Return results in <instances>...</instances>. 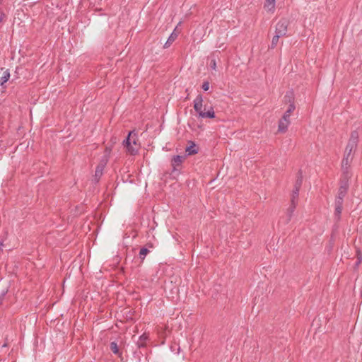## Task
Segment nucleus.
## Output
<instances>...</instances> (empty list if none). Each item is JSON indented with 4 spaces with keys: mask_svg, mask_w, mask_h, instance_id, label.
Here are the masks:
<instances>
[{
    "mask_svg": "<svg viewBox=\"0 0 362 362\" xmlns=\"http://www.w3.org/2000/svg\"><path fill=\"white\" fill-rule=\"evenodd\" d=\"M202 88L204 91H207L209 89V83L208 81L204 82Z\"/></svg>",
    "mask_w": 362,
    "mask_h": 362,
    "instance_id": "nucleus-28",
    "label": "nucleus"
},
{
    "mask_svg": "<svg viewBox=\"0 0 362 362\" xmlns=\"http://www.w3.org/2000/svg\"><path fill=\"white\" fill-rule=\"evenodd\" d=\"M300 189L293 188L291 194V202L297 203Z\"/></svg>",
    "mask_w": 362,
    "mask_h": 362,
    "instance_id": "nucleus-17",
    "label": "nucleus"
},
{
    "mask_svg": "<svg viewBox=\"0 0 362 362\" xmlns=\"http://www.w3.org/2000/svg\"><path fill=\"white\" fill-rule=\"evenodd\" d=\"M149 247H153V245L152 244H148L147 245Z\"/></svg>",
    "mask_w": 362,
    "mask_h": 362,
    "instance_id": "nucleus-32",
    "label": "nucleus"
},
{
    "mask_svg": "<svg viewBox=\"0 0 362 362\" xmlns=\"http://www.w3.org/2000/svg\"><path fill=\"white\" fill-rule=\"evenodd\" d=\"M341 170H342V173H343V175L344 177V181H346L348 182V179L351 175V172H350V167H346V168H341Z\"/></svg>",
    "mask_w": 362,
    "mask_h": 362,
    "instance_id": "nucleus-20",
    "label": "nucleus"
},
{
    "mask_svg": "<svg viewBox=\"0 0 362 362\" xmlns=\"http://www.w3.org/2000/svg\"><path fill=\"white\" fill-rule=\"evenodd\" d=\"M137 141V134L134 130H132L129 132L127 137L123 141L122 144L127 148L128 152L132 155H135L138 153L139 148H134L132 144L136 146Z\"/></svg>",
    "mask_w": 362,
    "mask_h": 362,
    "instance_id": "nucleus-1",
    "label": "nucleus"
},
{
    "mask_svg": "<svg viewBox=\"0 0 362 362\" xmlns=\"http://www.w3.org/2000/svg\"><path fill=\"white\" fill-rule=\"evenodd\" d=\"M264 7L267 11H273L275 8V0H265Z\"/></svg>",
    "mask_w": 362,
    "mask_h": 362,
    "instance_id": "nucleus-13",
    "label": "nucleus"
},
{
    "mask_svg": "<svg viewBox=\"0 0 362 362\" xmlns=\"http://www.w3.org/2000/svg\"><path fill=\"white\" fill-rule=\"evenodd\" d=\"M358 142V134L356 131H353L351 133V136L348 144L346 145L345 151L354 152L357 148Z\"/></svg>",
    "mask_w": 362,
    "mask_h": 362,
    "instance_id": "nucleus-2",
    "label": "nucleus"
},
{
    "mask_svg": "<svg viewBox=\"0 0 362 362\" xmlns=\"http://www.w3.org/2000/svg\"><path fill=\"white\" fill-rule=\"evenodd\" d=\"M362 261V255L358 253L357 255V261L356 262V267H358V265L361 263Z\"/></svg>",
    "mask_w": 362,
    "mask_h": 362,
    "instance_id": "nucleus-29",
    "label": "nucleus"
},
{
    "mask_svg": "<svg viewBox=\"0 0 362 362\" xmlns=\"http://www.w3.org/2000/svg\"><path fill=\"white\" fill-rule=\"evenodd\" d=\"M8 346L7 343L5 342L3 345H2V347H6Z\"/></svg>",
    "mask_w": 362,
    "mask_h": 362,
    "instance_id": "nucleus-31",
    "label": "nucleus"
},
{
    "mask_svg": "<svg viewBox=\"0 0 362 362\" xmlns=\"http://www.w3.org/2000/svg\"><path fill=\"white\" fill-rule=\"evenodd\" d=\"M183 159L184 157L178 155L173 156L171 160V165L174 170H176V167L180 166L182 164Z\"/></svg>",
    "mask_w": 362,
    "mask_h": 362,
    "instance_id": "nucleus-8",
    "label": "nucleus"
},
{
    "mask_svg": "<svg viewBox=\"0 0 362 362\" xmlns=\"http://www.w3.org/2000/svg\"><path fill=\"white\" fill-rule=\"evenodd\" d=\"M104 168L105 165L102 163L99 164L96 167L95 175L93 176V180L95 182H98L100 180L101 176L103 175Z\"/></svg>",
    "mask_w": 362,
    "mask_h": 362,
    "instance_id": "nucleus-7",
    "label": "nucleus"
},
{
    "mask_svg": "<svg viewBox=\"0 0 362 362\" xmlns=\"http://www.w3.org/2000/svg\"><path fill=\"white\" fill-rule=\"evenodd\" d=\"M289 124L290 119L282 117L279 122L278 132L285 133L287 131Z\"/></svg>",
    "mask_w": 362,
    "mask_h": 362,
    "instance_id": "nucleus-4",
    "label": "nucleus"
},
{
    "mask_svg": "<svg viewBox=\"0 0 362 362\" xmlns=\"http://www.w3.org/2000/svg\"><path fill=\"white\" fill-rule=\"evenodd\" d=\"M344 158H347L348 159L353 160V153L351 151H345Z\"/></svg>",
    "mask_w": 362,
    "mask_h": 362,
    "instance_id": "nucleus-25",
    "label": "nucleus"
},
{
    "mask_svg": "<svg viewBox=\"0 0 362 362\" xmlns=\"http://www.w3.org/2000/svg\"><path fill=\"white\" fill-rule=\"evenodd\" d=\"M302 183H303V173H302L301 170H299L297 173L296 180L295 182L293 188L300 189Z\"/></svg>",
    "mask_w": 362,
    "mask_h": 362,
    "instance_id": "nucleus-14",
    "label": "nucleus"
},
{
    "mask_svg": "<svg viewBox=\"0 0 362 362\" xmlns=\"http://www.w3.org/2000/svg\"><path fill=\"white\" fill-rule=\"evenodd\" d=\"M5 17V15L4 13L1 14V18H0V22L3 20V18Z\"/></svg>",
    "mask_w": 362,
    "mask_h": 362,
    "instance_id": "nucleus-30",
    "label": "nucleus"
},
{
    "mask_svg": "<svg viewBox=\"0 0 362 362\" xmlns=\"http://www.w3.org/2000/svg\"><path fill=\"white\" fill-rule=\"evenodd\" d=\"M148 336L146 334H143L139 337V339L136 343L139 348H143L146 346V341L148 340Z\"/></svg>",
    "mask_w": 362,
    "mask_h": 362,
    "instance_id": "nucleus-12",
    "label": "nucleus"
},
{
    "mask_svg": "<svg viewBox=\"0 0 362 362\" xmlns=\"http://www.w3.org/2000/svg\"><path fill=\"white\" fill-rule=\"evenodd\" d=\"M288 21L286 19H281L276 25L275 33L283 37L288 31Z\"/></svg>",
    "mask_w": 362,
    "mask_h": 362,
    "instance_id": "nucleus-3",
    "label": "nucleus"
},
{
    "mask_svg": "<svg viewBox=\"0 0 362 362\" xmlns=\"http://www.w3.org/2000/svg\"><path fill=\"white\" fill-rule=\"evenodd\" d=\"M149 253V250L146 247H142L141 248L139 251V258L141 259V261H144L146 256Z\"/></svg>",
    "mask_w": 362,
    "mask_h": 362,
    "instance_id": "nucleus-21",
    "label": "nucleus"
},
{
    "mask_svg": "<svg viewBox=\"0 0 362 362\" xmlns=\"http://www.w3.org/2000/svg\"><path fill=\"white\" fill-rule=\"evenodd\" d=\"M210 67L211 69L216 70V62L215 59H211L210 62Z\"/></svg>",
    "mask_w": 362,
    "mask_h": 362,
    "instance_id": "nucleus-26",
    "label": "nucleus"
},
{
    "mask_svg": "<svg viewBox=\"0 0 362 362\" xmlns=\"http://www.w3.org/2000/svg\"><path fill=\"white\" fill-rule=\"evenodd\" d=\"M10 77V74L8 71L4 72L3 76L0 78V85L3 86L5 83H6Z\"/></svg>",
    "mask_w": 362,
    "mask_h": 362,
    "instance_id": "nucleus-18",
    "label": "nucleus"
},
{
    "mask_svg": "<svg viewBox=\"0 0 362 362\" xmlns=\"http://www.w3.org/2000/svg\"><path fill=\"white\" fill-rule=\"evenodd\" d=\"M343 202H344L343 199H339L336 198L335 202H334V206H343Z\"/></svg>",
    "mask_w": 362,
    "mask_h": 362,
    "instance_id": "nucleus-27",
    "label": "nucleus"
},
{
    "mask_svg": "<svg viewBox=\"0 0 362 362\" xmlns=\"http://www.w3.org/2000/svg\"><path fill=\"white\" fill-rule=\"evenodd\" d=\"M190 143V146L186 148V153L189 156L194 155L198 153V147L196 146V144L192 141Z\"/></svg>",
    "mask_w": 362,
    "mask_h": 362,
    "instance_id": "nucleus-9",
    "label": "nucleus"
},
{
    "mask_svg": "<svg viewBox=\"0 0 362 362\" xmlns=\"http://www.w3.org/2000/svg\"><path fill=\"white\" fill-rule=\"evenodd\" d=\"M110 349L115 354H117L119 353L117 344L115 341L110 343Z\"/></svg>",
    "mask_w": 362,
    "mask_h": 362,
    "instance_id": "nucleus-24",
    "label": "nucleus"
},
{
    "mask_svg": "<svg viewBox=\"0 0 362 362\" xmlns=\"http://www.w3.org/2000/svg\"><path fill=\"white\" fill-rule=\"evenodd\" d=\"M295 108H296V106H295L294 103L293 102L291 103L287 110L284 112V114L282 117L290 119L291 114L294 111Z\"/></svg>",
    "mask_w": 362,
    "mask_h": 362,
    "instance_id": "nucleus-16",
    "label": "nucleus"
},
{
    "mask_svg": "<svg viewBox=\"0 0 362 362\" xmlns=\"http://www.w3.org/2000/svg\"><path fill=\"white\" fill-rule=\"evenodd\" d=\"M296 205H297V203H293V202H291V205L290 206L288 207V210H287V220H286V223H288L290 221H291V218L293 216V214L296 209Z\"/></svg>",
    "mask_w": 362,
    "mask_h": 362,
    "instance_id": "nucleus-10",
    "label": "nucleus"
},
{
    "mask_svg": "<svg viewBox=\"0 0 362 362\" xmlns=\"http://www.w3.org/2000/svg\"><path fill=\"white\" fill-rule=\"evenodd\" d=\"M334 218L337 221H339L343 206H334Z\"/></svg>",
    "mask_w": 362,
    "mask_h": 362,
    "instance_id": "nucleus-19",
    "label": "nucleus"
},
{
    "mask_svg": "<svg viewBox=\"0 0 362 362\" xmlns=\"http://www.w3.org/2000/svg\"><path fill=\"white\" fill-rule=\"evenodd\" d=\"M202 103L203 97L201 94H199L194 100V109L199 115L202 111Z\"/></svg>",
    "mask_w": 362,
    "mask_h": 362,
    "instance_id": "nucleus-6",
    "label": "nucleus"
},
{
    "mask_svg": "<svg viewBox=\"0 0 362 362\" xmlns=\"http://www.w3.org/2000/svg\"><path fill=\"white\" fill-rule=\"evenodd\" d=\"M199 117L202 118H214L215 113L213 107H210V109L207 112H203L199 113Z\"/></svg>",
    "mask_w": 362,
    "mask_h": 362,
    "instance_id": "nucleus-11",
    "label": "nucleus"
},
{
    "mask_svg": "<svg viewBox=\"0 0 362 362\" xmlns=\"http://www.w3.org/2000/svg\"><path fill=\"white\" fill-rule=\"evenodd\" d=\"M174 31H175V30ZM177 37V34L175 33V32H173L171 33V35L169 36V37L168 38L166 42L165 43L164 46H163L164 48H168L175 40Z\"/></svg>",
    "mask_w": 362,
    "mask_h": 362,
    "instance_id": "nucleus-15",
    "label": "nucleus"
},
{
    "mask_svg": "<svg viewBox=\"0 0 362 362\" xmlns=\"http://www.w3.org/2000/svg\"><path fill=\"white\" fill-rule=\"evenodd\" d=\"M352 160L348 159L347 158H343L341 160V168H346V167H350Z\"/></svg>",
    "mask_w": 362,
    "mask_h": 362,
    "instance_id": "nucleus-23",
    "label": "nucleus"
},
{
    "mask_svg": "<svg viewBox=\"0 0 362 362\" xmlns=\"http://www.w3.org/2000/svg\"><path fill=\"white\" fill-rule=\"evenodd\" d=\"M281 36L275 33V35L273 37L270 48L274 49L278 44L279 40Z\"/></svg>",
    "mask_w": 362,
    "mask_h": 362,
    "instance_id": "nucleus-22",
    "label": "nucleus"
},
{
    "mask_svg": "<svg viewBox=\"0 0 362 362\" xmlns=\"http://www.w3.org/2000/svg\"><path fill=\"white\" fill-rule=\"evenodd\" d=\"M348 188V182L346 181H343L341 186L339 188L338 194L336 198L344 200V198L347 193Z\"/></svg>",
    "mask_w": 362,
    "mask_h": 362,
    "instance_id": "nucleus-5",
    "label": "nucleus"
}]
</instances>
